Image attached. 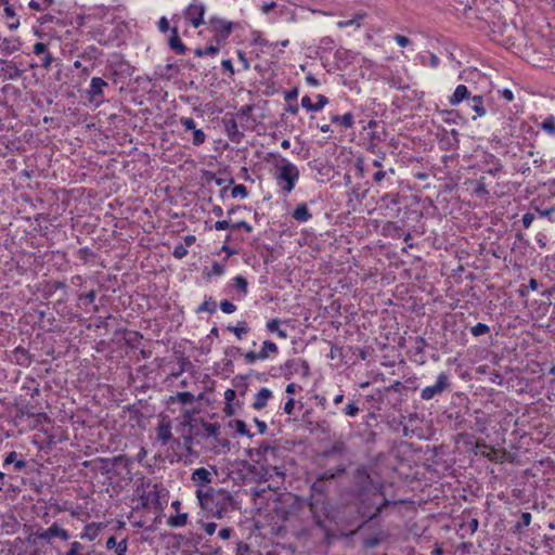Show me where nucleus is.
Wrapping results in <instances>:
<instances>
[{"instance_id":"1","label":"nucleus","mask_w":555,"mask_h":555,"mask_svg":"<svg viewBox=\"0 0 555 555\" xmlns=\"http://www.w3.org/2000/svg\"><path fill=\"white\" fill-rule=\"evenodd\" d=\"M196 498L203 511L212 517L221 519L231 512L238 509V503L233 495L224 489H197Z\"/></svg>"},{"instance_id":"2","label":"nucleus","mask_w":555,"mask_h":555,"mask_svg":"<svg viewBox=\"0 0 555 555\" xmlns=\"http://www.w3.org/2000/svg\"><path fill=\"white\" fill-rule=\"evenodd\" d=\"M354 498L357 500L358 514L363 519L359 528L376 519L385 508L398 503L397 501L388 500L384 489L380 490V493H374L373 491L360 492Z\"/></svg>"},{"instance_id":"3","label":"nucleus","mask_w":555,"mask_h":555,"mask_svg":"<svg viewBox=\"0 0 555 555\" xmlns=\"http://www.w3.org/2000/svg\"><path fill=\"white\" fill-rule=\"evenodd\" d=\"M273 167V177L280 186V192L283 196H287L295 189L299 180V169L296 165L282 156L274 157Z\"/></svg>"},{"instance_id":"4","label":"nucleus","mask_w":555,"mask_h":555,"mask_svg":"<svg viewBox=\"0 0 555 555\" xmlns=\"http://www.w3.org/2000/svg\"><path fill=\"white\" fill-rule=\"evenodd\" d=\"M255 454L258 456L257 463H260L261 461L266 463L267 465H261V478L264 480H268L273 475L280 477L281 480H284L285 473L282 472L278 466H271L269 465V456L275 457L279 449L271 446L269 442H262L258 448L254 450Z\"/></svg>"},{"instance_id":"5","label":"nucleus","mask_w":555,"mask_h":555,"mask_svg":"<svg viewBox=\"0 0 555 555\" xmlns=\"http://www.w3.org/2000/svg\"><path fill=\"white\" fill-rule=\"evenodd\" d=\"M452 389L451 375L449 372H440L433 385L421 390L420 398L424 401L438 399Z\"/></svg>"},{"instance_id":"6","label":"nucleus","mask_w":555,"mask_h":555,"mask_svg":"<svg viewBox=\"0 0 555 555\" xmlns=\"http://www.w3.org/2000/svg\"><path fill=\"white\" fill-rule=\"evenodd\" d=\"M384 489V485L378 481H374L365 467H358L353 473V495L360 492L380 493Z\"/></svg>"},{"instance_id":"7","label":"nucleus","mask_w":555,"mask_h":555,"mask_svg":"<svg viewBox=\"0 0 555 555\" xmlns=\"http://www.w3.org/2000/svg\"><path fill=\"white\" fill-rule=\"evenodd\" d=\"M206 25L214 34L211 42L217 44H224L234 29V23L218 16L210 17Z\"/></svg>"},{"instance_id":"8","label":"nucleus","mask_w":555,"mask_h":555,"mask_svg":"<svg viewBox=\"0 0 555 555\" xmlns=\"http://www.w3.org/2000/svg\"><path fill=\"white\" fill-rule=\"evenodd\" d=\"M308 506L315 526L322 529L325 528V521L330 515L327 498L310 496L308 500Z\"/></svg>"},{"instance_id":"9","label":"nucleus","mask_w":555,"mask_h":555,"mask_svg":"<svg viewBox=\"0 0 555 555\" xmlns=\"http://www.w3.org/2000/svg\"><path fill=\"white\" fill-rule=\"evenodd\" d=\"M205 430L207 431L208 440H212L208 446L211 451L220 453L230 450V440L221 435V427L218 423H214Z\"/></svg>"},{"instance_id":"10","label":"nucleus","mask_w":555,"mask_h":555,"mask_svg":"<svg viewBox=\"0 0 555 555\" xmlns=\"http://www.w3.org/2000/svg\"><path fill=\"white\" fill-rule=\"evenodd\" d=\"M281 372L286 379H289L296 374L308 377L310 375V367L306 360L296 358L287 360L284 365L281 366Z\"/></svg>"},{"instance_id":"11","label":"nucleus","mask_w":555,"mask_h":555,"mask_svg":"<svg viewBox=\"0 0 555 555\" xmlns=\"http://www.w3.org/2000/svg\"><path fill=\"white\" fill-rule=\"evenodd\" d=\"M205 12V4L202 2L194 1L191 4H189L188 8L185 9L184 16L188 21H190L194 28H197L201 25L207 23L204 21Z\"/></svg>"},{"instance_id":"12","label":"nucleus","mask_w":555,"mask_h":555,"mask_svg":"<svg viewBox=\"0 0 555 555\" xmlns=\"http://www.w3.org/2000/svg\"><path fill=\"white\" fill-rule=\"evenodd\" d=\"M108 87V83L101 77H93L90 82V87L87 90L90 102H95L100 105L104 102V88Z\"/></svg>"},{"instance_id":"13","label":"nucleus","mask_w":555,"mask_h":555,"mask_svg":"<svg viewBox=\"0 0 555 555\" xmlns=\"http://www.w3.org/2000/svg\"><path fill=\"white\" fill-rule=\"evenodd\" d=\"M212 424L214 423H208L203 420H190L182 423L183 426H189V428H191V433L196 438L197 443L201 439L208 440L207 431L205 429Z\"/></svg>"},{"instance_id":"14","label":"nucleus","mask_w":555,"mask_h":555,"mask_svg":"<svg viewBox=\"0 0 555 555\" xmlns=\"http://www.w3.org/2000/svg\"><path fill=\"white\" fill-rule=\"evenodd\" d=\"M157 440L166 446L172 439L171 422L168 416H163L156 428Z\"/></svg>"},{"instance_id":"15","label":"nucleus","mask_w":555,"mask_h":555,"mask_svg":"<svg viewBox=\"0 0 555 555\" xmlns=\"http://www.w3.org/2000/svg\"><path fill=\"white\" fill-rule=\"evenodd\" d=\"M211 479V473L205 467L196 468L191 475V480L198 489H207Z\"/></svg>"},{"instance_id":"16","label":"nucleus","mask_w":555,"mask_h":555,"mask_svg":"<svg viewBox=\"0 0 555 555\" xmlns=\"http://www.w3.org/2000/svg\"><path fill=\"white\" fill-rule=\"evenodd\" d=\"M11 361L20 366L28 367L33 362V356L24 347H16L11 352Z\"/></svg>"},{"instance_id":"17","label":"nucleus","mask_w":555,"mask_h":555,"mask_svg":"<svg viewBox=\"0 0 555 555\" xmlns=\"http://www.w3.org/2000/svg\"><path fill=\"white\" fill-rule=\"evenodd\" d=\"M3 77L7 80H16L23 76L24 70L13 61H1Z\"/></svg>"},{"instance_id":"18","label":"nucleus","mask_w":555,"mask_h":555,"mask_svg":"<svg viewBox=\"0 0 555 555\" xmlns=\"http://www.w3.org/2000/svg\"><path fill=\"white\" fill-rule=\"evenodd\" d=\"M223 122L229 139L232 142L238 143L241 139L244 137V133L238 130V126L235 118L231 117L230 119H224Z\"/></svg>"},{"instance_id":"19","label":"nucleus","mask_w":555,"mask_h":555,"mask_svg":"<svg viewBox=\"0 0 555 555\" xmlns=\"http://www.w3.org/2000/svg\"><path fill=\"white\" fill-rule=\"evenodd\" d=\"M470 98V91L467 89V87L464 85H459L455 88L454 93L450 96L449 103L450 105L455 106L465 100H469Z\"/></svg>"},{"instance_id":"20","label":"nucleus","mask_w":555,"mask_h":555,"mask_svg":"<svg viewBox=\"0 0 555 555\" xmlns=\"http://www.w3.org/2000/svg\"><path fill=\"white\" fill-rule=\"evenodd\" d=\"M169 48L178 54H185L188 48L181 41L177 27L171 28V36L168 41Z\"/></svg>"},{"instance_id":"21","label":"nucleus","mask_w":555,"mask_h":555,"mask_svg":"<svg viewBox=\"0 0 555 555\" xmlns=\"http://www.w3.org/2000/svg\"><path fill=\"white\" fill-rule=\"evenodd\" d=\"M468 106L472 111L475 112V115L473 116V119L475 120L478 117H482L486 115L487 109L485 107L483 103V96L481 95H474L469 99Z\"/></svg>"},{"instance_id":"22","label":"nucleus","mask_w":555,"mask_h":555,"mask_svg":"<svg viewBox=\"0 0 555 555\" xmlns=\"http://www.w3.org/2000/svg\"><path fill=\"white\" fill-rule=\"evenodd\" d=\"M306 424L311 434L330 435L331 433V425L325 420L318 422L306 421Z\"/></svg>"},{"instance_id":"23","label":"nucleus","mask_w":555,"mask_h":555,"mask_svg":"<svg viewBox=\"0 0 555 555\" xmlns=\"http://www.w3.org/2000/svg\"><path fill=\"white\" fill-rule=\"evenodd\" d=\"M341 414L346 417L354 418L361 412L360 400L349 399L348 402L340 409Z\"/></svg>"},{"instance_id":"24","label":"nucleus","mask_w":555,"mask_h":555,"mask_svg":"<svg viewBox=\"0 0 555 555\" xmlns=\"http://www.w3.org/2000/svg\"><path fill=\"white\" fill-rule=\"evenodd\" d=\"M272 397V391L268 388H261L255 396V401L253 403V408L255 410H262L268 400Z\"/></svg>"},{"instance_id":"25","label":"nucleus","mask_w":555,"mask_h":555,"mask_svg":"<svg viewBox=\"0 0 555 555\" xmlns=\"http://www.w3.org/2000/svg\"><path fill=\"white\" fill-rule=\"evenodd\" d=\"M103 525L101 522H90L85 526L83 532L80 534L81 539L93 541L101 532Z\"/></svg>"},{"instance_id":"26","label":"nucleus","mask_w":555,"mask_h":555,"mask_svg":"<svg viewBox=\"0 0 555 555\" xmlns=\"http://www.w3.org/2000/svg\"><path fill=\"white\" fill-rule=\"evenodd\" d=\"M292 217L296 221L304 223V222L309 221L312 218V214L309 211L307 204L301 203L296 206V208L294 209V211L292 214Z\"/></svg>"},{"instance_id":"27","label":"nucleus","mask_w":555,"mask_h":555,"mask_svg":"<svg viewBox=\"0 0 555 555\" xmlns=\"http://www.w3.org/2000/svg\"><path fill=\"white\" fill-rule=\"evenodd\" d=\"M17 452L11 451L9 452L2 463V466L5 468L8 465L13 464L15 470H22L27 466V462L25 460H17Z\"/></svg>"},{"instance_id":"28","label":"nucleus","mask_w":555,"mask_h":555,"mask_svg":"<svg viewBox=\"0 0 555 555\" xmlns=\"http://www.w3.org/2000/svg\"><path fill=\"white\" fill-rule=\"evenodd\" d=\"M331 121L333 124H338L344 129L352 128L354 125V117L353 114L348 112L344 115H333L331 117Z\"/></svg>"},{"instance_id":"29","label":"nucleus","mask_w":555,"mask_h":555,"mask_svg":"<svg viewBox=\"0 0 555 555\" xmlns=\"http://www.w3.org/2000/svg\"><path fill=\"white\" fill-rule=\"evenodd\" d=\"M347 453V444L341 439H335L332 443V446L325 451V455L332 456V455H344Z\"/></svg>"},{"instance_id":"30","label":"nucleus","mask_w":555,"mask_h":555,"mask_svg":"<svg viewBox=\"0 0 555 555\" xmlns=\"http://www.w3.org/2000/svg\"><path fill=\"white\" fill-rule=\"evenodd\" d=\"M326 492H327L326 482L320 478H317V480L311 485L310 496L326 498Z\"/></svg>"},{"instance_id":"31","label":"nucleus","mask_w":555,"mask_h":555,"mask_svg":"<svg viewBox=\"0 0 555 555\" xmlns=\"http://www.w3.org/2000/svg\"><path fill=\"white\" fill-rule=\"evenodd\" d=\"M278 351L279 349L275 343L271 340H264L260 351L258 352V356L261 358V360H266L269 358L270 353H278Z\"/></svg>"},{"instance_id":"32","label":"nucleus","mask_w":555,"mask_h":555,"mask_svg":"<svg viewBox=\"0 0 555 555\" xmlns=\"http://www.w3.org/2000/svg\"><path fill=\"white\" fill-rule=\"evenodd\" d=\"M280 319H271L267 322L266 327L269 332L276 333L280 338L285 339L287 338V333L285 330L280 328Z\"/></svg>"},{"instance_id":"33","label":"nucleus","mask_w":555,"mask_h":555,"mask_svg":"<svg viewBox=\"0 0 555 555\" xmlns=\"http://www.w3.org/2000/svg\"><path fill=\"white\" fill-rule=\"evenodd\" d=\"M228 331L232 332L238 339L249 332V327L245 321L237 322L236 325H229Z\"/></svg>"},{"instance_id":"34","label":"nucleus","mask_w":555,"mask_h":555,"mask_svg":"<svg viewBox=\"0 0 555 555\" xmlns=\"http://www.w3.org/2000/svg\"><path fill=\"white\" fill-rule=\"evenodd\" d=\"M217 310V302L214 300L212 297H208L204 300L202 305L198 306L196 309V312H208L210 314L215 313Z\"/></svg>"},{"instance_id":"35","label":"nucleus","mask_w":555,"mask_h":555,"mask_svg":"<svg viewBox=\"0 0 555 555\" xmlns=\"http://www.w3.org/2000/svg\"><path fill=\"white\" fill-rule=\"evenodd\" d=\"M189 515L186 513H178L176 516L168 518L167 524L170 527H184L188 522Z\"/></svg>"},{"instance_id":"36","label":"nucleus","mask_w":555,"mask_h":555,"mask_svg":"<svg viewBox=\"0 0 555 555\" xmlns=\"http://www.w3.org/2000/svg\"><path fill=\"white\" fill-rule=\"evenodd\" d=\"M380 202L386 208H391L400 203L398 193H386L382 196Z\"/></svg>"},{"instance_id":"37","label":"nucleus","mask_w":555,"mask_h":555,"mask_svg":"<svg viewBox=\"0 0 555 555\" xmlns=\"http://www.w3.org/2000/svg\"><path fill=\"white\" fill-rule=\"evenodd\" d=\"M345 470H346V468L343 465H338L335 469H328V470L322 473L318 478L327 482L328 480H332L335 477L344 474Z\"/></svg>"},{"instance_id":"38","label":"nucleus","mask_w":555,"mask_h":555,"mask_svg":"<svg viewBox=\"0 0 555 555\" xmlns=\"http://www.w3.org/2000/svg\"><path fill=\"white\" fill-rule=\"evenodd\" d=\"M179 401L181 404H192L195 401V397L192 392L183 391L178 392L175 397H171V401Z\"/></svg>"},{"instance_id":"39","label":"nucleus","mask_w":555,"mask_h":555,"mask_svg":"<svg viewBox=\"0 0 555 555\" xmlns=\"http://www.w3.org/2000/svg\"><path fill=\"white\" fill-rule=\"evenodd\" d=\"M196 442V438L191 433V428H189V433L186 435H182V444L188 452V454H193V443Z\"/></svg>"},{"instance_id":"40","label":"nucleus","mask_w":555,"mask_h":555,"mask_svg":"<svg viewBox=\"0 0 555 555\" xmlns=\"http://www.w3.org/2000/svg\"><path fill=\"white\" fill-rule=\"evenodd\" d=\"M219 46L220 44H209L205 49L197 48L195 49L194 53L196 56H204V55H216L219 52Z\"/></svg>"},{"instance_id":"41","label":"nucleus","mask_w":555,"mask_h":555,"mask_svg":"<svg viewBox=\"0 0 555 555\" xmlns=\"http://www.w3.org/2000/svg\"><path fill=\"white\" fill-rule=\"evenodd\" d=\"M541 128L551 135H555V116L548 115L542 122Z\"/></svg>"},{"instance_id":"42","label":"nucleus","mask_w":555,"mask_h":555,"mask_svg":"<svg viewBox=\"0 0 555 555\" xmlns=\"http://www.w3.org/2000/svg\"><path fill=\"white\" fill-rule=\"evenodd\" d=\"M362 20H363V15L358 14L353 18L339 21L337 23V25L339 28H346V27H350V26L360 27Z\"/></svg>"},{"instance_id":"43","label":"nucleus","mask_w":555,"mask_h":555,"mask_svg":"<svg viewBox=\"0 0 555 555\" xmlns=\"http://www.w3.org/2000/svg\"><path fill=\"white\" fill-rule=\"evenodd\" d=\"M51 528H47V529H43V528H38L36 530V532L34 533V537H35V540H34V543L36 542V540H42V541H46L47 543H51Z\"/></svg>"},{"instance_id":"44","label":"nucleus","mask_w":555,"mask_h":555,"mask_svg":"<svg viewBox=\"0 0 555 555\" xmlns=\"http://www.w3.org/2000/svg\"><path fill=\"white\" fill-rule=\"evenodd\" d=\"M0 49L5 54H12L18 50V44L15 41H11L9 39H3L1 42Z\"/></svg>"},{"instance_id":"45","label":"nucleus","mask_w":555,"mask_h":555,"mask_svg":"<svg viewBox=\"0 0 555 555\" xmlns=\"http://www.w3.org/2000/svg\"><path fill=\"white\" fill-rule=\"evenodd\" d=\"M234 287L240 289L243 294V296L247 295L248 292V282L245 278L237 275L233 279Z\"/></svg>"},{"instance_id":"46","label":"nucleus","mask_w":555,"mask_h":555,"mask_svg":"<svg viewBox=\"0 0 555 555\" xmlns=\"http://www.w3.org/2000/svg\"><path fill=\"white\" fill-rule=\"evenodd\" d=\"M53 2L54 0H31L28 7L36 11H42L53 4Z\"/></svg>"},{"instance_id":"47","label":"nucleus","mask_w":555,"mask_h":555,"mask_svg":"<svg viewBox=\"0 0 555 555\" xmlns=\"http://www.w3.org/2000/svg\"><path fill=\"white\" fill-rule=\"evenodd\" d=\"M470 333L473 336L478 337L490 333V327L485 323H477L470 327Z\"/></svg>"},{"instance_id":"48","label":"nucleus","mask_w":555,"mask_h":555,"mask_svg":"<svg viewBox=\"0 0 555 555\" xmlns=\"http://www.w3.org/2000/svg\"><path fill=\"white\" fill-rule=\"evenodd\" d=\"M532 516L530 513L525 512L520 515L519 521L515 525V530L520 531L522 528L528 527L531 522Z\"/></svg>"},{"instance_id":"49","label":"nucleus","mask_w":555,"mask_h":555,"mask_svg":"<svg viewBox=\"0 0 555 555\" xmlns=\"http://www.w3.org/2000/svg\"><path fill=\"white\" fill-rule=\"evenodd\" d=\"M233 424H234L235 430H236V433H237L238 435L247 436V437H249V438H251V437H253V434H250V431L248 430V428H247V426H246V424H245V422H244V421H242V420H235V421L233 422Z\"/></svg>"},{"instance_id":"50","label":"nucleus","mask_w":555,"mask_h":555,"mask_svg":"<svg viewBox=\"0 0 555 555\" xmlns=\"http://www.w3.org/2000/svg\"><path fill=\"white\" fill-rule=\"evenodd\" d=\"M232 197H242L245 198L248 196V190L244 184H237L231 190Z\"/></svg>"},{"instance_id":"51","label":"nucleus","mask_w":555,"mask_h":555,"mask_svg":"<svg viewBox=\"0 0 555 555\" xmlns=\"http://www.w3.org/2000/svg\"><path fill=\"white\" fill-rule=\"evenodd\" d=\"M77 255L83 262H88L90 259L95 257V254L89 247L78 249Z\"/></svg>"},{"instance_id":"52","label":"nucleus","mask_w":555,"mask_h":555,"mask_svg":"<svg viewBox=\"0 0 555 555\" xmlns=\"http://www.w3.org/2000/svg\"><path fill=\"white\" fill-rule=\"evenodd\" d=\"M38 22L41 26H46V25L53 24V23H55L57 25H62L61 21L51 14H44V15L40 16L38 18Z\"/></svg>"},{"instance_id":"53","label":"nucleus","mask_w":555,"mask_h":555,"mask_svg":"<svg viewBox=\"0 0 555 555\" xmlns=\"http://www.w3.org/2000/svg\"><path fill=\"white\" fill-rule=\"evenodd\" d=\"M206 140V134L203 132V130L201 129H196L193 130V141L192 143L195 145V146H199L202 145Z\"/></svg>"},{"instance_id":"54","label":"nucleus","mask_w":555,"mask_h":555,"mask_svg":"<svg viewBox=\"0 0 555 555\" xmlns=\"http://www.w3.org/2000/svg\"><path fill=\"white\" fill-rule=\"evenodd\" d=\"M250 553L251 548L247 543L243 541L236 543L235 555H249Z\"/></svg>"},{"instance_id":"55","label":"nucleus","mask_w":555,"mask_h":555,"mask_svg":"<svg viewBox=\"0 0 555 555\" xmlns=\"http://www.w3.org/2000/svg\"><path fill=\"white\" fill-rule=\"evenodd\" d=\"M328 103V99L323 94L317 95V102L313 103L314 112H320Z\"/></svg>"},{"instance_id":"56","label":"nucleus","mask_w":555,"mask_h":555,"mask_svg":"<svg viewBox=\"0 0 555 555\" xmlns=\"http://www.w3.org/2000/svg\"><path fill=\"white\" fill-rule=\"evenodd\" d=\"M225 271V268L223 264L219 263L218 261H214L211 266V271L207 273V276L211 275H222Z\"/></svg>"},{"instance_id":"57","label":"nucleus","mask_w":555,"mask_h":555,"mask_svg":"<svg viewBox=\"0 0 555 555\" xmlns=\"http://www.w3.org/2000/svg\"><path fill=\"white\" fill-rule=\"evenodd\" d=\"M172 255L177 259H182L188 255V249L183 244H178L175 246Z\"/></svg>"},{"instance_id":"58","label":"nucleus","mask_w":555,"mask_h":555,"mask_svg":"<svg viewBox=\"0 0 555 555\" xmlns=\"http://www.w3.org/2000/svg\"><path fill=\"white\" fill-rule=\"evenodd\" d=\"M220 309L222 310V312L231 314L236 310V306L233 302L224 299L220 302Z\"/></svg>"},{"instance_id":"59","label":"nucleus","mask_w":555,"mask_h":555,"mask_svg":"<svg viewBox=\"0 0 555 555\" xmlns=\"http://www.w3.org/2000/svg\"><path fill=\"white\" fill-rule=\"evenodd\" d=\"M242 356L247 364H254L256 361L261 360L256 351H247L242 353Z\"/></svg>"},{"instance_id":"60","label":"nucleus","mask_w":555,"mask_h":555,"mask_svg":"<svg viewBox=\"0 0 555 555\" xmlns=\"http://www.w3.org/2000/svg\"><path fill=\"white\" fill-rule=\"evenodd\" d=\"M201 526L208 535H212L217 529V524L212 521H201Z\"/></svg>"},{"instance_id":"61","label":"nucleus","mask_w":555,"mask_h":555,"mask_svg":"<svg viewBox=\"0 0 555 555\" xmlns=\"http://www.w3.org/2000/svg\"><path fill=\"white\" fill-rule=\"evenodd\" d=\"M180 124L184 127L185 130H195L196 125L193 118L191 117H181Z\"/></svg>"},{"instance_id":"62","label":"nucleus","mask_w":555,"mask_h":555,"mask_svg":"<svg viewBox=\"0 0 555 555\" xmlns=\"http://www.w3.org/2000/svg\"><path fill=\"white\" fill-rule=\"evenodd\" d=\"M492 157V164L493 166L491 168L488 169V172L492 176H495L496 173L501 172L502 169H503V166L502 164L499 162V159H496L494 156H491Z\"/></svg>"},{"instance_id":"63","label":"nucleus","mask_w":555,"mask_h":555,"mask_svg":"<svg viewBox=\"0 0 555 555\" xmlns=\"http://www.w3.org/2000/svg\"><path fill=\"white\" fill-rule=\"evenodd\" d=\"M298 93H299L298 88L294 87V88H292V89H289L288 91L285 92L284 99L288 103L293 102V101L297 100Z\"/></svg>"},{"instance_id":"64","label":"nucleus","mask_w":555,"mask_h":555,"mask_svg":"<svg viewBox=\"0 0 555 555\" xmlns=\"http://www.w3.org/2000/svg\"><path fill=\"white\" fill-rule=\"evenodd\" d=\"M127 550H128V544H127V540L125 539V540H121L120 542H118V544L115 547V553H116V555H126Z\"/></svg>"}]
</instances>
